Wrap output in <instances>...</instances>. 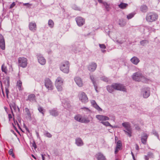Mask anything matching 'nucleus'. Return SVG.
<instances>
[{
  "label": "nucleus",
  "instance_id": "f257e3e1",
  "mask_svg": "<svg viewBox=\"0 0 160 160\" xmlns=\"http://www.w3.org/2000/svg\"><path fill=\"white\" fill-rule=\"evenodd\" d=\"M107 89L110 93L113 92L114 90L126 91V89L123 85L120 83H114L111 85L107 86Z\"/></svg>",
  "mask_w": 160,
  "mask_h": 160
},
{
  "label": "nucleus",
  "instance_id": "f03ea898",
  "mask_svg": "<svg viewBox=\"0 0 160 160\" xmlns=\"http://www.w3.org/2000/svg\"><path fill=\"white\" fill-rule=\"evenodd\" d=\"M158 18V14L154 12H150L147 13L146 19L148 22H152L156 21Z\"/></svg>",
  "mask_w": 160,
  "mask_h": 160
},
{
  "label": "nucleus",
  "instance_id": "7ed1b4c3",
  "mask_svg": "<svg viewBox=\"0 0 160 160\" xmlns=\"http://www.w3.org/2000/svg\"><path fill=\"white\" fill-rule=\"evenodd\" d=\"M70 63L68 61H64L61 63L60 68V70L65 73H68L69 71Z\"/></svg>",
  "mask_w": 160,
  "mask_h": 160
},
{
  "label": "nucleus",
  "instance_id": "20e7f679",
  "mask_svg": "<svg viewBox=\"0 0 160 160\" xmlns=\"http://www.w3.org/2000/svg\"><path fill=\"white\" fill-rule=\"evenodd\" d=\"M78 97L79 100L83 103L85 104L88 101L87 96L84 92H80L78 94Z\"/></svg>",
  "mask_w": 160,
  "mask_h": 160
},
{
  "label": "nucleus",
  "instance_id": "39448f33",
  "mask_svg": "<svg viewBox=\"0 0 160 160\" xmlns=\"http://www.w3.org/2000/svg\"><path fill=\"white\" fill-rule=\"evenodd\" d=\"M122 126L127 130H124L125 134H127L129 137L131 136L132 135V128L130 124L128 122H124L122 124Z\"/></svg>",
  "mask_w": 160,
  "mask_h": 160
},
{
  "label": "nucleus",
  "instance_id": "423d86ee",
  "mask_svg": "<svg viewBox=\"0 0 160 160\" xmlns=\"http://www.w3.org/2000/svg\"><path fill=\"white\" fill-rule=\"evenodd\" d=\"M18 66L23 68H26L28 65V60L24 57H19L18 59Z\"/></svg>",
  "mask_w": 160,
  "mask_h": 160
},
{
  "label": "nucleus",
  "instance_id": "0eeeda50",
  "mask_svg": "<svg viewBox=\"0 0 160 160\" xmlns=\"http://www.w3.org/2000/svg\"><path fill=\"white\" fill-rule=\"evenodd\" d=\"M63 84L62 79L60 77H58L55 82V85L59 91H62V85Z\"/></svg>",
  "mask_w": 160,
  "mask_h": 160
},
{
  "label": "nucleus",
  "instance_id": "6e6552de",
  "mask_svg": "<svg viewBox=\"0 0 160 160\" xmlns=\"http://www.w3.org/2000/svg\"><path fill=\"white\" fill-rule=\"evenodd\" d=\"M141 92L143 98H147L150 95V88L148 87H144L142 89Z\"/></svg>",
  "mask_w": 160,
  "mask_h": 160
},
{
  "label": "nucleus",
  "instance_id": "1a4fd4ad",
  "mask_svg": "<svg viewBox=\"0 0 160 160\" xmlns=\"http://www.w3.org/2000/svg\"><path fill=\"white\" fill-rule=\"evenodd\" d=\"M45 86L48 90H52L53 86L51 81L48 78H46L44 80Z\"/></svg>",
  "mask_w": 160,
  "mask_h": 160
},
{
  "label": "nucleus",
  "instance_id": "9d476101",
  "mask_svg": "<svg viewBox=\"0 0 160 160\" xmlns=\"http://www.w3.org/2000/svg\"><path fill=\"white\" fill-rule=\"evenodd\" d=\"M75 20L78 25L81 27L85 23V20L81 17H78L75 18Z\"/></svg>",
  "mask_w": 160,
  "mask_h": 160
},
{
  "label": "nucleus",
  "instance_id": "9b49d317",
  "mask_svg": "<svg viewBox=\"0 0 160 160\" xmlns=\"http://www.w3.org/2000/svg\"><path fill=\"white\" fill-rule=\"evenodd\" d=\"M10 109L11 110V112L12 114V115L13 117L14 116V114L13 113L12 108L13 109L14 111L15 112H19V108L18 107V106H17L16 104L15 103H11L10 105Z\"/></svg>",
  "mask_w": 160,
  "mask_h": 160
},
{
  "label": "nucleus",
  "instance_id": "f8f14e48",
  "mask_svg": "<svg viewBox=\"0 0 160 160\" xmlns=\"http://www.w3.org/2000/svg\"><path fill=\"white\" fill-rule=\"evenodd\" d=\"M74 80L77 85L80 87H82L83 85L82 80V78L79 77H76Z\"/></svg>",
  "mask_w": 160,
  "mask_h": 160
},
{
  "label": "nucleus",
  "instance_id": "ddd939ff",
  "mask_svg": "<svg viewBox=\"0 0 160 160\" xmlns=\"http://www.w3.org/2000/svg\"><path fill=\"white\" fill-rule=\"evenodd\" d=\"M37 56L38 62L42 65H45L46 62V60L42 55L40 54H38Z\"/></svg>",
  "mask_w": 160,
  "mask_h": 160
},
{
  "label": "nucleus",
  "instance_id": "4468645a",
  "mask_svg": "<svg viewBox=\"0 0 160 160\" xmlns=\"http://www.w3.org/2000/svg\"><path fill=\"white\" fill-rule=\"evenodd\" d=\"M28 27L29 30L32 32H35L37 29V26L35 22H30L29 23Z\"/></svg>",
  "mask_w": 160,
  "mask_h": 160
},
{
  "label": "nucleus",
  "instance_id": "2eb2a0df",
  "mask_svg": "<svg viewBox=\"0 0 160 160\" xmlns=\"http://www.w3.org/2000/svg\"><path fill=\"white\" fill-rule=\"evenodd\" d=\"M148 137V135L146 133L143 132L142 134V137L141 138V140L142 143L144 144H146Z\"/></svg>",
  "mask_w": 160,
  "mask_h": 160
},
{
  "label": "nucleus",
  "instance_id": "dca6fc26",
  "mask_svg": "<svg viewBox=\"0 0 160 160\" xmlns=\"http://www.w3.org/2000/svg\"><path fill=\"white\" fill-rule=\"evenodd\" d=\"M95 157L98 160H106L105 157L100 152H98L95 155Z\"/></svg>",
  "mask_w": 160,
  "mask_h": 160
},
{
  "label": "nucleus",
  "instance_id": "f3484780",
  "mask_svg": "<svg viewBox=\"0 0 160 160\" xmlns=\"http://www.w3.org/2000/svg\"><path fill=\"white\" fill-rule=\"evenodd\" d=\"M97 67L96 63L93 62L89 65L88 67V69L90 72H93L95 70Z\"/></svg>",
  "mask_w": 160,
  "mask_h": 160
},
{
  "label": "nucleus",
  "instance_id": "a211bd4d",
  "mask_svg": "<svg viewBox=\"0 0 160 160\" xmlns=\"http://www.w3.org/2000/svg\"><path fill=\"white\" fill-rule=\"evenodd\" d=\"M96 118L100 121H106L109 119V118L106 116L98 115L96 116Z\"/></svg>",
  "mask_w": 160,
  "mask_h": 160
},
{
  "label": "nucleus",
  "instance_id": "6ab92c4d",
  "mask_svg": "<svg viewBox=\"0 0 160 160\" xmlns=\"http://www.w3.org/2000/svg\"><path fill=\"white\" fill-rule=\"evenodd\" d=\"M132 78L133 80L139 82L140 80V73L137 72L134 73L132 76Z\"/></svg>",
  "mask_w": 160,
  "mask_h": 160
},
{
  "label": "nucleus",
  "instance_id": "aec40b11",
  "mask_svg": "<svg viewBox=\"0 0 160 160\" xmlns=\"http://www.w3.org/2000/svg\"><path fill=\"white\" fill-rule=\"evenodd\" d=\"M27 101H29L31 102H33L36 101V96L35 94H32L29 95L27 99Z\"/></svg>",
  "mask_w": 160,
  "mask_h": 160
},
{
  "label": "nucleus",
  "instance_id": "412c9836",
  "mask_svg": "<svg viewBox=\"0 0 160 160\" xmlns=\"http://www.w3.org/2000/svg\"><path fill=\"white\" fill-rule=\"evenodd\" d=\"M90 119H91V120L92 119V118L90 115L88 116V117H86L84 116L83 117H82V123H88L90 121Z\"/></svg>",
  "mask_w": 160,
  "mask_h": 160
},
{
  "label": "nucleus",
  "instance_id": "4be33fe9",
  "mask_svg": "<svg viewBox=\"0 0 160 160\" xmlns=\"http://www.w3.org/2000/svg\"><path fill=\"white\" fill-rule=\"evenodd\" d=\"M2 83L5 87L9 88L10 85L9 78L7 77L3 79Z\"/></svg>",
  "mask_w": 160,
  "mask_h": 160
},
{
  "label": "nucleus",
  "instance_id": "5701e85b",
  "mask_svg": "<svg viewBox=\"0 0 160 160\" xmlns=\"http://www.w3.org/2000/svg\"><path fill=\"white\" fill-rule=\"evenodd\" d=\"M16 86L20 91L22 90L23 89L22 86V82L20 80H19L17 81Z\"/></svg>",
  "mask_w": 160,
  "mask_h": 160
},
{
  "label": "nucleus",
  "instance_id": "b1692460",
  "mask_svg": "<svg viewBox=\"0 0 160 160\" xmlns=\"http://www.w3.org/2000/svg\"><path fill=\"white\" fill-rule=\"evenodd\" d=\"M76 144L78 146H81L83 145V142L82 139L80 138H77L76 139Z\"/></svg>",
  "mask_w": 160,
  "mask_h": 160
},
{
  "label": "nucleus",
  "instance_id": "393cba45",
  "mask_svg": "<svg viewBox=\"0 0 160 160\" xmlns=\"http://www.w3.org/2000/svg\"><path fill=\"white\" fill-rule=\"evenodd\" d=\"M50 114L54 116H57L58 115V113L56 109H52L49 111Z\"/></svg>",
  "mask_w": 160,
  "mask_h": 160
},
{
  "label": "nucleus",
  "instance_id": "a878e982",
  "mask_svg": "<svg viewBox=\"0 0 160 160\" xmlns=\"http://www.w3.org/2000/svg\"><path fill=\"white\" fill-rule=\"evenodd\" d=\"M103 5L105 8L107 12H109L111 9V7L110 4H108L107 2H104L103 3Z\"/></svg>",
  "mask_w": 160,
  "mask_h": 160
},
{
  "label": "nucleus",
  "instance_id": "bb28decb",
  "mask_svg": "<svg viewBox=\"0 0 160 160\" xmlns=\"http://www.w3.org/2000/svg\"><path fill=\"white\" fill-rule=\"evenodd\" d=\"M74 118L77 121L82 123V117L81 115L79 114L76 115L74 117Z\"/></svg>",
  "mask_w": 160,
  "mask_h": 160
},
{
  "label": "nucleus",
  "instance_id": "cd10ccee",
  "mask_svg": "<svg viewBox=\"0 0 160 160\" xmlns=\"http://www.w3.org/2000/svg\"><path fill=\"white\" fill-rule=\"evenodd\" d=\"M38 109L39 112L41 113L42 115L44 116L45 115V113L46 112V110L44 108L40 106L38 107Z\"/></svg>",
  "mask_w": 160,
  "mask_h": 160
},
{
  "label": "nucleus",
  "instance_id": "c85d7f7f",
  "mask_svg": "<svg viewBox=\"0 0 160 160\" xmlns=\"http://www.w3.org/2000/svg\"><path fill=\"white\" fill-rule=\"evenodd\" d=\"M131 61L133 63L137 64L139 62V60L136 57H134L131 59Z\"/></svg>",
  "mask_w": 160,
  "mask_h": 160
},
{
  "label": "nucleus",
  "instance_id": "c756f323",
  "mask_svg": "<svg viewBox=\"0 0 160 160\" xmlns=\"http://www.w3.org/2000/svg\"><path fill=\"white\" fill-rule=\"evenodd\" d=\"M118 7L122 9H125L127 8L128 6V4L126 3L121 2L118 5Z\"/></svg>",
  "mask_w": 160,
  "mask_h": 160
},
{
  "label": "nucleus",
  "instance_id": "7c9ffc66",
  "mask_svg": "<svg viewBox=\"0 0 160 160\" xmlns=\"http://www.w3.org/2000/svg\"><path fill=\"white\" fill-rule=\"evenodd\" d=\"M122 141L121 140H118L116 142V145L115 148H118L122 149Z\"/></svg>",
  "mask_w": 160,
  "mask_h": 160
},
{
  "label": "nucleus",
  "instance_id": "2f4dec72",
  "mask_svg": "<svg viewBox=\"0 0 160 160\" xmlns=\"http://www.w3.org/2000/svg\"><path fill=\"white\" fill-rule=\"evenodd\" d=\"M148 9L147 6L145 5H143L141 7V11L143 12H146Z\"/></svg>",
  "mask_w": 160,
  "mask_h": 160
},
{
  "label": "nucleus",
  "instance_id": "473e14b6",
  "mask_svg": "<svg viewBox=\"0 0 160 160\" xmlns=\"http://www.w3.org/2000/svg\"><path fill=\"white\" fill-rule=\"evenodd\" d=\"M25 112L26 113V115L29 118H31V114L29 109L27 108H26L25 109Z\"/></svg>",
  "mask_w": 160,
  "mask_h": 160
},
{
  "label": "nucleus",
  "instance_id": "72a5a7b5",
  "mask_svg": "<svg viewBox=\"0 0 160 160\" xmlns=\"http://www.w3.org/2000/svg\"><path fill=\"white\" fill-rule=\"evenodd\" d=\"M149 80V79L146 78L145 77L142 76L141 74V81L143 82H147Z\"/></svg>",
  "mask_w": 160,
  "mask_h": 160
},
{
  "label": "nucleus",
  "instance_id": "f704fd0d",
  "mask_svg": "<svg viewBox=\"0 0 160 160\" xmlns=\"http://www.w3.org/2000/svg\"><path fill=\"white\" fill-rule=\"evenodd\" d=\"M48 25L49 27L51 28H52L54 26V22L51 19H50L48 21Z\"/></svg>",
  "mask_w": 160,
  "mask_h": 160
},
{
  "label": "nucleus",
  "instance_id": "c9c22d12",
  "mask_svg": "<svg viewBox=\"0 0 160 160\" xmlns=\"http://www.w3.org/2000/svg\"><path fill=\"white\" fill-rule=\"evenodd\" d=\"M1 69L2 72H4L5 73H7L8 70L7 68V67L4 64H3L1 67Z\"/></svg>",
  "mask_w": 160,
  "mask_h": 160
},
{
  "label": "nucleus",
  "instance_id": "e433bc0d",
  "mask_svg": "<svg viewBox=\"0 0 160 160\" xmlns=\"http://www.w3.org/2000/svg\"><path fill=\"white\" fill-rule=\"evenodd\" d=\"M135 14V13L133 12L130 13L127 16V18L128 20L131 19L134 16Z\"/></svg>",
  "mask_w": 160,
  "mask_h": 160
},
{
  "label": "nucleus",
  "instance_id": "4c0bfd02",
  "mask_svg": "<svg viewBox=\"0 0 160 160\" xmlns=\"http://www.w3.org/2000/svg\"><path fill=\"white\" fill-rule=\"evenodd\" d=\"M0 47L3 50H4L5 48V41L0 42Z\"/></svg>",
  "mask_w": 160,
  "mask_h": 160
},
{
  "label": "nucleus",
  "instance_id": "58836bf2",
  "mask_svg": "<svg viewBox=\"0 0 160 160\" xmlns=\"http://www.w3.org/2000/svg\"><path fill=\"white\" fill-rule=\"evenodd\" d=\"M101 123L103 125L106 126H110L112 127V126L110 124V123L108 121L101 122Z\"/></svg>",
  "mask_w": 160,
  "mask_h": 160
},
{
  "label": "nucleus",
  "instance_id": "ea45409f",
  "mask_svg": "<svg viewBox=\"0 0 160 160\" xmlns=\"http://www.w3.org/2000/svg\"><path fill=\"white\" fill-rule=\"evenodd\" d=\"M8 153L9 155H11L13 158H15V156L13 152V150L12 149H11L9 150Z\"/></svg>",
  "mask_w": 160,
  "mask_h": 160
},
{
  "label": "nucleus",
  "instance_id": "a19ab883",
  "mask_svg": "<svg viewBox=\"0 0 160 160\" xmlns=\"http://www.w3.org/2000/svg\"><path fill=\"white\" fill-rule=\"evenodd\" d=\"M93 107H94L95 109L97 110L98 111H102V109L98 106V105L96 103Z\"/></svg>",
  "mask_w": 160,
  "mask_h": 160
},
{
  "label": "nucleus",
  "instance_id": "79ce46f5",
  "mask_svg": "<svg viewBox=\"0 0 160 160\" xmlns=\"http://www.w3.org/2000/svg\"><path fill=\"white\" fill-rule=\"evenodd\" d=\"M44 135L46 137L49 138H51L52 137V135L48 131H45L44 133Z\"/></svg>",
  "mask_w": 160,
  "mask_h": 160
},
{
  "label": "nucleus",
  "instance_id": "37998d69",
  "mask_svg": "<svg viewBox=\"0 0 160 160\" xmlns=\"http://www.w3.org/2000/svg\"><path fill=\"white\" fill-rule=\"evenodd\" d=\"M152 133L155 136H156L158 139H159V135L158 133L157 132V131L155 130H153L152 131Z\"/></svg>",
  "mask_w": 160,
  "mask_h": 160
},
{
  "label": "nucleus",
  "instance_id": "c03bdc74",
  "mask_svg": "<svg viewBox=\"0 0 160 160\" xmlns=\"http://www.w3.org/2000/svg\"><path fill=\"white\" fill-rule=\"evenodd\" d=\"M90 79L92 81L93 84L96 83V82L95 79L94 78L93 75L90 76Z\"/></svg>",
  "mask_w": 160,
  "mask_h": 160
},
{
  "label": "nucleus",
  "instance_id": "a18cd8bd",
  "mask_svg": "<svg viewBox=\"0 0 160 160\" xmlns=\"http://www.w3.org/2000/svg\"><path fill=\"white\" fill-rule=\"evenodd\" d=\"M31 147L34 148L35 149L37 148V145L35 141H33L32 143Z\"/></svg>",
  "mask_w": 160,
  "mask_h": 160
},
{
  "label": "nucleus",
  "instance_id": "49530a36",
  "mask_svg": "<svg viewBox=\"0 0 160 160\" xmlns=\"http://www.w3.org/2000/svg\"><path fill=\"white\" fill-rule=\"evenodd\" d=\"M148 41L146 40H143L141 42V44L144 46V44L148 43Z\"/></svg>",
  "mask_w": 160,
  "mask_h": 160
},
{
  "label": "nucleus",
  "instance_id": "de8ad7c7",
  "mask_svg": "<svg viewBox=\"0 0 160 160\" xmlns=\"http://www.w3.org/2000/svg\"><path fill=\"white\" fill-rule=\"evenodd\" d=\"M122 149L118 148H115L114 153L115 154H117L119 152V151L121 150Z\"/></svg>",
  "mask_w": 160,
  "mask_h": 160
},
{
  "label": "nucleus",
  "instance_id": "09e8293b",
  "mask_svg": "<svg viewBox=\"0 0 160 160\" xmlns=\"http://www.w3.org/2000/svg\"><path fill=\"white\" fill-rule=\"evenodd\" d=\"M5 92L6 94L7 97L8 98V94L9 93V90L8 89V88L5 87Z\"/></svg>",
  "mask_w": 160,
  "mask_h": 160
},
{
  "label": "nucleus",
  "instance_id": "8fccbe9b",
  "mask_svg": "<svg viewBox=\"0 0 160 160\" xmlns=\"http://www.w3.org/2000/svg\"><path fill=\"white\" fill-rule=\"evenodd\" d=\"M99 46L101 48L105 49L106 48V46L104 44H99Z\"/></svg>",
  "mask_w": 160,
  "mask_h": 160
},
{
  "label": "nucleus",
  "instance_id": "3c124183",
  "mask_svg": "<svg viewBox=\"0 0 160 160\" xmlns=\"http://www.w3.org/2000/svg\"><path fill=\"white\" fill-rule=\"evenodd\" d=\"M102 80L105 82H108V78L104 77H102Z\"/></svg>",
  "mask_w": 160,
  "mask_h": 160
},
{
  "label": "nucleus",
  "instance_id": "603ef678",
  "mask_svg": "<svg viewBox=\"0 0 160 160\" xmlns=\"http://www.w3.org/2000/svg\"><path fill=\"white\" fill-rule=\"evenodd\" d=\"M147 156L150 158H152L153 156V153L151 152H148Z\"/></svg>",
  "mask_w": 160,
  "mask_h": 160
},
{
  "label": "nucleus",
  "instance_id": "864d4df0",
  "mask_svg": "<svg viewBox=\"0 0 160 160\" xmlns=\"http://www.w3.org/2000/svg\"><path fill=\"white\" fill-rule=\"evenodd\" d=\"M126 24V22L122 20V22H120L119 25L121 27H123Z\"/></svg>",
  "mask_w": 160,
  "mask_h": 160
},
{
  "label": "nucleus",
  "instance_id": "5fc2aeb1",
  "mask_svg": "<svg viewBox=\"0 0 160 160\" xmlns=\"http://www.w3.org/2000/svg\"><path fill=\"white\" fill-rule=\"evenodd\" d=\"M23 5L25 6H27L28 8L32 6V4H30L28 3H24Z\"/></svg>",
  "mask_w": 160,
  "mask_h": 160
},
{
  "label": "nucleus",
  "instance_id": "6e6d98bb",
  "mask_svg": "<svg viewBox=\"0 0 160 160\" xmlns=\"http://www.w3.org/2000/svg\"><path fill=\"white\" fill-rule=\"evenodd\" d=\"M4 39L3 36L0 34V42L4 41Z\"/></svg>",
  "mask_w": 160,
  "mask_h": 160
},
{
  "label": "nucleus",
  "instance_id": "4d7b16f0",
  "mask_svg": "<svg viewBox=\"0 0 160 160\" xmlns=\"http://www.w3.org/2000/svg\"><path fill=\"white\" fill-rule=\"evenodd\" d=\"M15 5L16 4L15 2H12V3L10 5L9 8L10 9L14 7Z\"/></svg>",
  "mask_w": 160,
  "mask_h": 160
},
{
  "label": "nucleus",
  "instance_id": "13d9d810",
  "mask_svg": "<svg viewBox=\"0 0 160 160\" xmlns=\"http://www.w3.org/2000/svg\"><path fill=\"white\" fill-rule=\"evenodd\" d=\"M91 102L92 106H93L95 104H96V103H97L95 100H92L91 101Z\"/></svg>",
  "mask_w": 160,
  "mask_h": 160
},
{
  "label": "nucleus",
  "instance_id": "bf43d9fd",
  "mask_svg": "<svg viewBox=\"0 0 160 160\" xmlns=\"http://www.w3.org/2000/svg\"><path fill=\"white\" fill-rule=\"evenodd\" d=\"M93 86H94V88H95V90L97 92H98V91L97 90L98 86H97V83H96L95 84H93Z\"/></svg>",
  "mask_w": 160,
  "mask_h": 160
},
{
  "label": "nucleus",
  "instance_id": "052dcab7",
  "mask_svg": "<svg viewBox=\"0 0 160 160\" xmlns=\"http://www.w3.org/2000/svg\"><path fill=\"white\" fill-rule=\"evenodd\" d=\"M13 119L15 125H16L17 124V125L18 126V127H20L19 125V124L18 123V122L16 120V121L15 120V119H14V117H13Z\"/></svg>",
  "mask_w": 160,
  "mask_h": 160
},
{
  "label": "nucleus",
  "instance_id": "680f3d73",
  "mask_svg": "<svg viewBox=\"0 0 160 160\" xmlns=\"http://www.w3.org/2000/svg\"><path fill=\"white\" fill-rule=\"evenodd\" d=\"M8 118L9 121L11 120V119L12 118V116L11 114H8Z\"/></svg>",
  "mask_w": 160,
  "mask_h": 160
},
{
  "label": "nucleus",
  "instance_id": "e2e57ef3",
  "mask_svg": "<svg viewBox=\"0 0 160 160\" xmlns=\"http://www.w3.org/2000/svg\"><path fill=\"white\" fill-rule=\"evenodd\" d=\"M135 148L136 150H139V147L137 144H135Z\"/></svg>",
  "mask_w": 160,
  "mask_h": 160
},
{
  "label": "nucleus",
  "instance_id": "0e129e2a",
  "mask_svg": "<svg viewBox=\"0 0 160 160\" xmlns=\"http://www.w3.org/2000/svg\"><path fill=\"white\" fill-rule=\"evenodd\" d=\"M82 109H85L86 110L90 111V110L87 108L86 107H83L81 108Z\"/></svg>",
  "mask_w": 160,
  "mask_h": 160
},
{
  "label": "nucleus",
  "instance_id": "69168bd1",
  "mask_svg": "<svg viewBox=\"0 0 160 160\" xmlns=\"http://www.w3.org/2000/svg\"><path fill=\"white\" fill-rule=\"evenodd\" d=\"M149 158V157L147 155H145L144 156V159L145 160H148Z\"/></svg>",
  "mask_w": 160,
  "mask_h": 160
},
{
  "label": "nucleus",
  "instance_id": "338daca9",
  "mask_svg": "<svg viewBox=\"0 0 160 160\" xmlns=\"http://www.w3.org/2000/svg\"><path fill=\"white\" fill-rule=\"evenodd\" d=\"M118 138L117 136H115V142L116 143L118 141Z\"/></svg>",
  "mask_w": 160,
  "mask_h": 160
},
{
  "label": "nucleus",
  "instance_id": "774afa93",
  "mask_svg": "<svg viewBox=\"0 0 160 160\" xmlns=\"http://www.w3.org/2000/svg\"><path fill=\"white\" fill-rule=\"evenodd\" d=\"M100 3H102L103 4V3L104 2H103L102 0H97Z\"/></svg>",
  "mask_w": 160,
  "mask_h": 160
}]
</instances>
